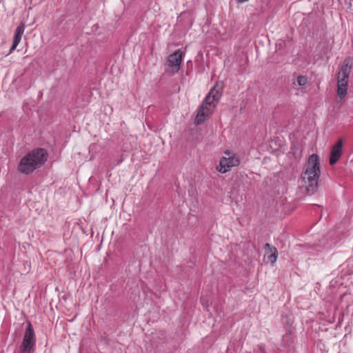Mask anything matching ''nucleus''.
<instances>
[{
    "instance_id": "nucleus-1",
    "label": "nucleus",
    "mask_w": 353,
    "mask_h": 353,
    "mask_svg": "<svg viewBox=\"0 0 353 353\" xmlns=\"http://www.w3.org/2000/svg\"><path fill=\"white\" fill-rule=\"evenodd\" d=\"M320 172L319 157L313 154L310 156L307 168L302 174L303 185L308 194H313L316 192Z\"/></svg>"
},
{
    "instance_id": "nucleus-2",
    "label": "nucleus",
    "mask_w": 353,
    "mask_h": 353,
    "mask_svg": "<svg viewBox=\"0 0 353 353\" xmlns=\"http://www.w3.org/2000/svg\"><path fill=\"white\" fill-rule=\"evenodd\" d=\"M48 153L43 148H37L26 154L18 165L19 172L29 174L39 168L47 161Z\"/></svg>"
},
{
    "instance_id": "nucleus-3",
    "label": "nucleus",
    "mask_w": 353,
    "mask_h": 353,
    "mask_svg": "<svg viewBox=\"0 0 353 353\" xmlns=\"http://www.w3.org/2000/svg\"><path fill=\"white\" fill-rule=\"evenodd\" d=\"M221 94L214 86L205 97L202 105L197 111L194 123L196 125L203 123L213 112Z\"/></svg>"
},
{
    "instance_id": "nucleus-4",
    "label": "nucleus",
    "mask_w": 353,
    "mask_h": 353,
    "mask_svg": "<svg viewBox=\"0 0 353 353\" xmlns=\"http://www.w3.org/2000/svg\"><path fill=\"white\" fill-rule=\"evenodd\" d=\"M352 63L350 58L344 60L337 74V95L343 99L347 92L349 77L351 72Z\"/></svg>"
},
{
    "instance_id": "nucleus-5",
    "label": "nucleus",
    "mask_w": 353,
    "mask_h": 353,
    "mask_svg": "<svg viewBox=\"0 0 353 353\" xmlns=\"http://www.w3.org/2000/svg\"><path fill=\"white\" fill-rule=\"evenodd\" d=\"M185 53L181 50H177L172 54H170L166 61L165 70L172 74L177 73L181 68V64Z\"/></svg>"
},
{
    "instance_id": "nucleus-6",
    "label": "nucleus",
    "mask_w": 353,
    "mask_h": 353,
    "mask_svg": "<svg viewBox=\"0 0 353 353\" xmlns=\"http://www.w3.org/2000/svg\"><path fill=\"white\" fill-rule=\"evenodd\" d=\"M35 334L30 322L28 323V327L25 332L22 343L21 345V353H31L35 345Z\"/></svg>"
},
{
    "instance_id": "nucleus-7",
    "label": "nucleus",
    "mask_w": 353,
    "mask_h": 353,
    "mask_svg": "<svg viewBox=\"0 0 353 353\" xmlns=\"http://www.w3.org/2000/svg\"><path fill=\"white\" fill-rule=\"evenodd\" d=\"M240 159L237 155H232V157H222L219 160V165L216 167V170L220 173H225L231 170L233 167H237L240 165Z\"/></svg>"
},
{
    "instance_id": "nucleus-8",
    "label": "nucleus",
    "mask_w": 353,
    "mask_h": 353,
    "mask_svg": "<svg viewBox=\"0 0 353 353\" xmlns=\"http://www.w3.org/2000/svg\"><path fill=\"white\" fill-rule=\"evenodd\" d=\"M343 153V141L339 139L337 142L332 146L330 157V164L334 165L341 158Z\"/></svg>"
},
{
    "instance_id": "nucleus-9",
    "label": "nucleus",
    "mask_w": 353,
    "mask_h": 353,
    "mask_svg": "<svg viewBox=\"0 0 353 353\" xmlns=\"http://www.w3.org/2000/svg\"><path fill=\"white\" fill-rule=\"evenodd\" d=\"M265 250V256L268 257V261L272 265H274L278 258V250L274 247L271 245L270 243H265L264 245Z\"/></svg>"
},
{
    "instance_id": "nucleus-10",
    "label": "nucleus",
    "mask_w": 353,
    "mask_h": 353,
    "mask_svg": "<svg viewBox=\"0 0 353 353\" xmlns=\"http://www.w3.org/2000/svg\"><path fill=\"white\" fill-rule=\"evenodd\" d=\"M21 39V37L14 34L12 45L10 48V52H12L19 45Z\"/></svg>"
},
{
    "instance_id": "nucleus-11",
    "label": "nucleus",
    "mask_w": 353,
    "mask_h": 353,
    "mask_svg": "<svg viewBox=\"0 0 353 353\" xmlns=\"http://www.w3.org/2000/svg\"><path fill=\"white\" fill-rule=\"evenodd\" d=\"M297 83L300 86H304L307 83V79L305 76L300 75L297 77Z\"/></svg>"
},
{
    "instance_id": "nucleus-12",
    "label": "nucleus",
    "mask_w": 353,
    "mask_h": 353,
    "mask_svg": "<svg viewBox=\"0 0 353 353\" xmlns=\"http://www.w3.org/2000/svg\"><path fill=\"white\" fill-rule=\"evenodd\" d=\"M25 30V25L23 23H21L17 28L15 34L22 37Z\"/></svg>"
},
{
    "instance_id": "nucleus-13",
    "label": "nucleus",
    "mask_w": 353,
    "mask_h": 353,
    "mask_svg": "<svg viewBox=\"0 0 353 353\" xmlns=\"http://www.w3.org/2000/svg\"><path fill=\"white\" fill-rule=\"evenodd\" d=\"M224 154L226 156V157H232V155H236L235 154H233L232 152H230V150H225L224 152Z\"/></svg>"
}]
</instances>
